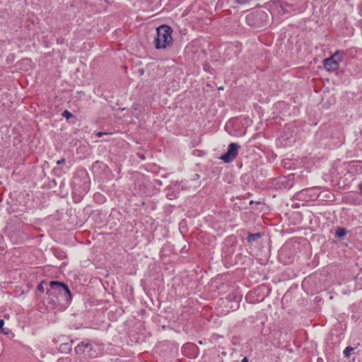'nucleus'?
I'll use <instances>...</instances> for the list:
<instances>
[{"label":"nucleus","mask_w":362,"mask_h":362,"mask_svg":"<svg viewBox=\"0 0 362 362\" xmlns=\"http://www.w3.org/2000/svg\"><path fill=\"white\" fill-rule=\"evenodd\" d=\"M173 30L167 25H162L156 29V37L154 40V45L156 49H165L173 43Z\"/></svg>","instance_id":"obj_1"},{"label":"nucleus","mask_w":362,"mask_h":362,"mask_svg":"<svg viewBox=\"0 0 362 362\" xmlns=\"http://www.w3.org/2000/svg\"><path fill=\"white\" fill-rule=\"evenodd\" d=\"M49 287L50 288L47 290V293L50 296H71V292L69 287L62 282L52 281L49 283Z\"/></svg>","instance_id":"obj_2"},{"label":"nucleus","mask_w":362,"mask_h":362,"mask_svg":"<svg viewBox=\"0 0 362 362\" xmlns=\"http://www.w3.org/2000/svg\"><path fill=\"white\" fill-rule=\"evenodd\" d=\"M342 60V53L337 51L333 55L324 60V66L328 71H334L338 69L339 64Z\"/></svg>","instance_id":"obj_3"},{"label":"nucleus","mask_w":362,"mask_h":362,"mask_svg":"<svg viewBox=\"0 0 362 362\" xmlns=\"http://www.w3.org/2000/svg\"><path fill=\"white\" fill-rule=\"evenodd\" d=\"M240 146L237 143H230L228 145L227 152L223 154L220 158L225 163H230L237 157Z\"/></svg>","instance_id":"obj_4"},{"label":"nucleus","mask_w":362,"mask_h":362,"mask_svg":"<svg viewBox=\"0 0 362 362\" xmlns=\"http://www.w3.org/2000/svg\"><path fill=\"white\" fill-rule=\"evenodd\" d=\"M91 345L88 343L81 342V344H78L75 347V351L76 354H80L81 352L87 353L90 356H94L93 354L89 353V349H90Z\"/></svg>","instance_id":"obj_5"},{"label":"nucleus","mask_w":362,"mask_h":362,"mask_svg":"<svg viewBox=\"0 0 362 362\" xmlns=\"http://www.w3.org/2000/svg\"><path fill=\"white\" fill-rule=\"evenodd\" d=\"M346 234V230L343 228H338L336 230V235L343 237Z\"/></svg>","instance_id":"obj_6"},{"label":"nucleus","mask_w":362,"mask_h":362,"mask_svg":"<svg viewBox=\"0 0 362 362\" xmlns=\"http://www.w3.org/2000/svg\"><path fill=\"white\" fill-rule=\"evenodd\" d=\"M259 237H260L259 233L250 234L248 236V241L255 240L257 238H259Z\"/></svg>","instance_id":"obj_7"},{"label":"nucleus","mask_w":362,"mask_h":362,"mask_svg":"<svg viewBox=\"0 0 362 362\" xmlns=\"http://www.w3.org/2000/svg\"><path fill=\"white\" fill-rule=\"evenodd\" d=\"M94 199H96L98 202H103L105 198H104L103 194L98 193V194H95L94 195Z\"/></svg>","instance_id":"obj_8"},{"label":"nucleus","mask_w":362,"mask_h":362,"mask_svg":"<svg viewBox=\"0 0 362 362\" xmlns=\"http://www.w3.org/2000/svg\"><path fill=\"white\" fill-rule=\"evenodd\" d=\"M352 350V348L346 347L343 351L344 355L346 357H349L350 356V351Z\"/></svg>","instance_id":"obj_9"},{"label":"nucleus","mask_w":362,"mask_h":362,"mask_svg":"<svg viewBox=\"0 0 362 362\" xmlns=\"http://www.w3.org/2000/svg\"><path fill=\"white\" fill-rule=\"evenodd\" d=\"M62 115H63L64 117H65L66 118H67V119H69V118H70V117H72V114H71L70 112H69L68 110H65V111L63 112Z\"/></svg>","instance_id":"obj_10"},{"label":"nucleus","mask_w":362,"mask_h":362,"mask_svg":"<svg viewBox=\"0 0 362 362\" xmlns=\"http://www.w3.org/2000/svg\"><path fill=\"white\" fill-rule=\"evenodd\" d=\"M4 320L1 319L0 320V332L6 334V332L4 331Z\"/></svg>","instance_id":"obj_11"},{"label":"nucleus","mask_w":362,"mask_h":362,"mask_svg":"<svg viewBox=\"0 0 362 362\" xmlns=\"http://www.w3.org/2000/svg\"><path fill=\"white\" fill-rule=\"evenodd\" d=\"M64 162H65V159L64 158H62V159H60V160L57 161V165H61V164H63Z\"/></svg>","instance_id":"obj_12"},{"label":"nucleus","mask_w":362,"mask_h":362,"mask_svg":"<svg viewBox=\"0 0 362 362\" xmlns=\"http://www.w3.org/2000/svg\"><path fill=\"white\" fill-rule=\"evenodd\" d=\"M109 133H107V132H99L98 134H97V136L98 137H101L104 134H108Z\"/></svg>","instance_id":"obj_13"},{"label":"nucleus","mask_w":362,"mask_h":362,"mask_svg":"<svg viewBox=\"0 0 362 362\" xmlns=\"http://www.w3.org/2000/svg\"><path fill=\"white\" fill-rule=\"evenodd\" d=\"M250 0H236V2L238 3V4H245L247 1H249Z\"/></svg>","instance_id":"obj_14"},{"label":"nucleus","mask_w":362,"mask_h":362,"mask_svg":"<svg viewBox=\"0 0 362 362\" xmlns=\"http://www.w3.org/2000/svg\"><path fill=\"white\" fill-rule=\"evenodd\" d=\"M37 289H38L39 291H42V290H43V286H42V284H40V285H38V286H37Z\"/></svg>","instance_id":"obj_15"},{"label":"nucleus","mask_w":362,"mask_h":362,"mask_svg":"<svg viewBox=\"0 0 362 362\" xmlns=\"http://www.w3.org/2000/svg\"><path fill=\"white\" fill-rule=\"evenodd\" d=\"M241 362H248V359H247V357H244V358L242 359Z\"/></svg>","instance_id":"obj_16"}]
</instances>
